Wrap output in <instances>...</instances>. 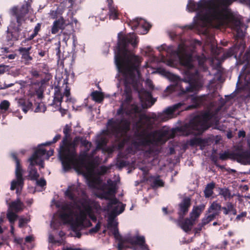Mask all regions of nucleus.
<instances>
[{
  "instance_id": "f257e3e1",
  "label": "nucleus",
  "mask_w": 250,
  "mask_h": 250,
  "mask_svg": "<svg viewBox=\"0 0 250 250\" xmlns=\"http://www.w3.org/2000/svg\"><path fill=\"white\" fill-rule=\"evenodd\" d=\"M138 42V37L134 34L122 37H120L119 34L118 50L115 56L118 72L123 75L126 83L133 86L138 83L136 74L138 76L140 75L139 68L142 58L131 52L128 46L130 44L135 48Z\"/></svg>"
},
{
  "instance_id": "f03ea898",
  "label": "nucleus",
  "mask_w": 250,
  "mask_h": 250,
  "mask_svg": "<svg viewBox=\"0 0 250 250\" xmlns=\"http://www.w3.org/2000/svg\"><path fill=\"white\" fill-rule=\"evenodd\" d=\"M180 62L186 69L185 77L181 81L186 84L185 87L180 86V94L185 95L187 92L197 91L202 87V84L199 81L198 71L192 63V56L190 54L183 53L179 57Z\"/></svg>"
},
{
  "instance_id": "7ed1b4c3",
  "label": "nucleus",
  "mask_w": 250,
  "mask_h": 250,
  "mask_svg": "<svg viewBox=\"0 0 250 250\" xmlns=\"http://www.w3.org/2000/svg\"><path fill=\"white\" fill-rule=\"evenodd\" d=\"M30 7V3L26 2L20 8L14 6L10 9L11 21L7 30L8 40L17 41L22 38L21 25L27 19Z\"/></svg>"
},
{
  "instance_id": "20e7f679",
  "label": "nucleus",
  "mask_w": 250,
  "mask_h": 250,
  "mask_svg": "<svg viewBox=\"0 0 250 250\" xmlns=\"http://www.w3.org/2000/svg\"><path fill=\"white\" fill-rule=\"evenodd\" d=\"M218 111V109H216L214 111L210 110L205 111L194 116L190 120L188 124L181 127L173 128V138L176 130L182 131V134L185 136L196 134L194 131H197L198 134L203 132L208 128V122L217 115Z\"/></svg>"
},
{
  "instance_id": "39448f33",
  "label": "nucleus",
  "mask_w": 250,
  "mask_h": 250,
  "mask_svg": "<svg viewBox=\"0 0 250 250\" xmlns=\"http://www.w3.org/2000/svg\"><path fill=\"white\" fill-rule=\"evenodd\" d=\"M212 22L214 23L216 28L219 29L223 26H230L236 30L238 37L242 38L245 36L241 28L244 23L238 17L231 13H228V7L218 4Z\"/></svg>"
},
{
  "instance_id": "423d86ee",
  "label": "nucleus",
  "mask_w": 250,
  "mask_h": 250,
  "mask_svg": "<svg viewBox=\"0 0 250 250\" xmlns=\"http://www.w3.org/2000/svg\"><path fill=\"white\" fill-rule=\"evenodd\" d=\"M218 5V2L216 0H200L198 2L188 0L187 9L190 12L197 11L196 17L198 20L212 22Z\"/></svg>"
},
{
  "instance_id": "0eeeda50",
  "label": "nucleus",
  "mask_w": 250,
  "mask_h": 250,
  "mask_svg": "<svg viewBox=\"0 0 250 250\" xmlns=\"http://www.w3.org/2000/svg\"><path fill=\"white\" fill-rule=\"evenodd\" d=\"M137 141L136 144L139 146H150L158 145L165 143L168 139L172 137V134H169L167 130H159L148 132L143 130L136 133Z\"/></svg>"
},
{
  "instance_id": "6e6552de",
  "label": "nucleus",
  "mask_w": 250,
  "mask_h": 250,
  "mask_svg": "<svg viewBox=\"0 0 250 250\" xmlns=\"http://www.w3.org/2000/svg\"><path fill=\"white\" fill-rule=\"evenodd\" d=\"M106 126L107 129L106 132L107 134L118 137L120 135H125L129 131L130 123L125 118L121 120L111 118L108 120Z\"/></svg>"
},
{
  "instance_id": "1a4fd4ad",
  "label": "nucleus",
  "mask_w": 250,
  "mask_h": 250,
  "mask_svg": "<svg viewBox=\"0 0 250 250\" xmlns=\"http://www.w3.org/2000/svg\"><path fill=\"white\" fill-rule=\"evenodd\" d=\"M88 157V152L83 151L78 155L77 151L74 156L71 158L67 156L61 160L63 169L66 172L71 169L72 167L76 169L81 168L85 164Z\"/></svg>"
},
{
  "instance_id": "9d476101",
  "label": "nucleus",
  "mask_w": 250,
  "mask_h": 250,
  "mask_svg": "<svg viewBox=\"0 0 250 250\" xmlns=\"http://www.w3.org/2000/svg\"><path fill=\"white\" fill-rule=\"evenodd\" d=\"M79 137H76L73 141L71 138L66 140L65 144H60L59 150V157L62 160L67 156L72 158L76 154L77 142L80 140Z\"/></svg>"
},
{
  "instance_id": "9b49d317",
  "label": "nucleus",
  "mask_w": 250,
  "mask_h": 250,
  "mask_svg": "<svg viewBox=\"0 0 250 250\" xmlns=\"http://www.w3.org/2000/svg\"><path fill=\"white\" fill-rule=\"evenodd\" d=\"M11 157L16 163V179L13 180L11 182L10 187V189L14 190L16 188L17 186H19L21 188L23 187L24 179L23 177V170L20 163V160L18 157L17 153L16 152H12L11 153Z\"/></svg>"
},
{
  "instance_id": "f8f14e48",
  "label": "nucleus",
  "mask_w": 250,
  "mask_h": 250,
  "mask_svg": "<svg viewBox=\"0 0 250 250\" xmlns=\"http://www.w3.org/2000/svg\"><path fill=\"white\" fill-rule=\"evenodd\" d=\"M73 205L75 208L80 210V215L83 220L86 218V213H90L92 209L88 199L82 198L77 202L74 201Z\"/></svg>"
},
{
  "instance_id": "ddd939ff",
  "label": "nucleus",
  "mask_w": 250,
  "mask_h": 250,
  "mask_svg": "<svg viewBox=\"0 0 250 250\" xmlns=\"http://www.w3.org/2000/svg\"><path fill=\"white\" fill-rule=\"evenodd\" d=\"M160 55L161 56V61L167 62V65L172 67V46H167L166 44L157 47Z\"/></svg>"
},
{
  "instance_id": "4468645a",
  "label": "nucleus",
  "mask_w": 250,
  "mask_h": 250,
  "mask_svg": "<svg viewBox=\"0 0 250 250\" xmlns=\"http://www.w3.org/2000/svg\"><path fill=\"white\" fill-rule=\"evenodd\" d=\"M31 44L27 45V47H20L18 51L21 56V59L25 65H29L33 60V57L31 56Z\"/></svg>"
},
{
  "instance_id": "2eb2a0df",
  "label": "nucleus",
  "mask_w": 250,
  "mask_h": 250,
  "mask_svg": "<svg viewBox=\"0 0 250 250\" xmlns=\"http://www.w3.org/2000/svg\"><path fill=\"white\" fill-rule=\"evenodd\" d=\"M72 203L63 205L62 209V211L60 213L59 217L64 224L69 223L73 214L72 208L75 207L71 206Z\"/></svg>"
},
{
  "instance_id": "dca6fc26",
  "label": "nucleus",
  "mask_w": 250,
  "mask_h": 250,
  "mask_svg": "<svg viewBox=\"0 0 250 250\" xmlns=\"http://www.w3.org/2000/svg\"><path fill=\"white\" fill-rule=\"evenodd\" d=\"M125 244L129 243L131 245H137L143 249H147L146 244L145 238L144 236H129L125 237Z\"/></svg>"
},
{
  "instance_id": "f3484780",
  "label": "nucleus",
  "mask_w": 250,
  "mask_h": 250,
  "mask_svg": "<svg viewBox=\"0 0 250 250\" xmlns=\"http://www.w3.org/2000/svg\"><path fill=\"white\" fill-rule=\"evenodd\" d=\"M142 102V107L143 109L150 107L154 104L156 99L153 98L150 92L145 91L140 97Z\"/></svg>"
},
{
  "instance_id": "a211bd4d",
  "label": "nucleus",
  "mask_w": 250,
  "mask_h": 250,
  "mask_svg": "<svg viewBox=\"0 0 250 250\" xmlns=\"http://www.w3.org/2000/svg\"><path fill=\"white\" fill-rule=\"evenodd\" d=\"M142 102V107L143 109L150 107L154 104L156 99L153 98L150 92L145 91L140 97Z\"/></svg>"
},
{
  "instance_id": "6ab92c4d",
  "label": "nucleus",
  "mask_w": 250,
  "mask_h": 250,
  "mask_svg": "<svg viewBox=\"0 0 250 250\" xmlns=\"http://www.w3.org/2000/svg\"><path fill=\"white\" fill-rule=\"evenodd\" d=\"M55 92L54 94V99L51 104L49 105L55 106L56 110L61 111L62 108L61 104L62 102L63 95H62L59 87L56 86L55 87Z\"/></svg>"
},
{
  "instance_id": "aec40b11",
  "label": "nucleus",
  "mask_w": 250,
  "mask_h": 250,
  "mask_svg": "<svg viewBox=\"0 0 250 250\" xmlns=\"http://www.w3.org/2000/svg\"><path fill=\"white\" fill-rule=\"evenodd\" d=\"M130 25L133 30H135L142 27L144 29L143 34H146L151 28V25L148 23H146L142 19L137 18L130 21Z\"/></svg>"
},
{
  "instance_id": "412c9836",
  "label": "nucleus",
  "mask_w": 250,
  "mask_h": 250,
  "mask_svg": "<svg viewBox=\"0 0 250 250\" xmlns=\"http://www.w3.org/2000/svg\"><path fill=\"white\" fill-rule=\"evenodd\" d=\"M235 160L242 164H250V153L246 150L235 152Z\"/></svg>"
},
{
  "instance_id": "4be33fe9",
  "label": "nucleus",
  "mask_w": 250,
  "mask_h": 250,
  "mask_svg": "<svg viewBox=\"0 0 250 250\" xmlns=\"http://www.w3.org/2000/svg\"><path fill=\"white\" fill-rule=\"evenodd\" d=\"M191 105H188L186 107V110H190L198 107L202 104L204 101L206 100V95H202L201 96H197L190 95Z\"/></svg>"
},
{
  "instance_id": "5701e85b",
  "label": "nucleus",
  "mask_w": 250,
  "mask_h": 250,
  "mask_svg": "<svg viewBox=\"0 0 250 250\" xmlns=\"http://www.w3.org/2000/svg\"><path fill=\"white\" fill-rule=\"evenodd\" d=\"M191 204V199L189 197H186L183 198L179 204V213L180 216H184L188 213Z\"/></svg>"
},
{
  "instance_id": "b1692460",
  "label": "nucleus",
  "mask_w": 250,
  "mask_h": 250,
  "mask_svg": "<svg viewBox=\"0 0 250 250\" xmlns=\"http://www.w3.org/2000/svg\"><path fill=\"white\" fill-rule=\"evenodd\" d=\"M171 115H172V106L168 107L163 112L159 113L157 115H155L152 118L157 121L165 122L168 120Z\"/></svg>"
},
{
  "instance_id": "393cba45",
  "label": "nucleus",
  "mask_w": 250,
  "mask_h": 250,
  "mask_svg": "<svg viewBox=\"0 0 250 250\" xmlns=\"http://www.w3.org/2000/svg\"><path fill=\"white\" fill-rule=\"evenodd\" d=\"M111 230H112V233L115 238L118 241V250H123L124 249L127 248V247L125 245V237L123 238L120 235L118 227Z\"/></svg>"
},
{
  "instance_id": "a878e982",
  "label": "nucleus",
  "mask_w": 250,
  "mask_h": 250,
  "mask_svg": "<svg viewBox=\"0 0 250 250\" xmlns=\"http://www.w3.org/2000/svg\"><path fill=\"white\" fill-rule=\"evenodd\" d=\"M67 24V23L65 22L64 19L62 17H61L53 22L51 28V33L53 34L57 33L60 29H64Z\"/></svg>"
},
{
  "instance_id": "bb28decb",
  "label": "nucleus",
  "mask_w": 250,
  "mask_h": 250,
  "mask_svg": "<svg viewBox=\"0 0 250 250\" xmlns=\"http://www.w3.org/2000/svg\"><path fill=\"white\" fill-rule=\"evenodd\" d=\"M125 113L127 116L136 117L138 114L141 113L142 107L135 104H130L128 107L125 108Z\"/></svg>"
},
{
  "instance_id": "cd10ccee",
  "label": "nucleus",
  "mask_w": 250,
  "mask_h": 250,
  "mask_svg": "<svg viewBox=\"0 0 250 250\" xmlns=\"http://www.w3.org/2000/svg\"><path fill=\"white\" fill-rule=\"evenodd\" d=\"M30 162L29 166L28 167V179L34 181L38 179L40 175L38 173L37 168L34 167L35 164L33 161H29Z\"/></svg>"
},
{
  "instance_id": "c85d7f7f",
  "label": "nucleus",
  "mask_w": 250,
  "mask_h": 250,
  "mask_svg": "<svg viewBox=\"0 0 250 250\" xmlns=\"http://www.w3.org/2000/svg\"><path fill=\"white\" fill-rule=\"evenodd\" d=\"M206 206L204 204H201L198 206H194L190 213V217L195 221L198 218L204 210Z\"/></svg>"
},
{
  "instance_id": "c756f323",
  "label": "nucleus",
  "mask_w": 250,
  "mask_h": 250,
  "mask_svg": "<svg viewBox=\"0 0 250 250\" xmlns=\"http://www.w3.org/2000/svg\"><path fill=\"white\" fill-rule=\"evenodd\" d=\"M195 223V221L193 220L190 217L189 218H186L183 220L179 222V224L181 228L186 232H188L191 230L192 226Z\"/></svg>"
},
{
  "instance_id": "7c9ffc66",
  "label": "nucleus",
  "mask_w": 250,
  "mask_h": 250,
  "mask_svg": "<svg viewBox=\"0 0 250 250\" xmlns=\"http://www.w3.org/2000/svg\"><path fill=\"white\" fill-rule=\"evenodd\" d=\"M78 192V188L75 185H72L68 187L64 192V195L72 201H75L76 198L75 193Z\"/></svg>"
},
{
  "instance_id": "2f4dec72",
  "label": "nucleus",
  "mask_w": 250,
  "mask_h": 250,
  "mask_svg": "<svg viewBox=\"0 0 250 250\" xmlns=\"http://www.w3.org/2000/svg\"><path fill=\"white\" fill-rule=\"evenodd\" d=\"M18 104L22 110L26 113L30 109H32L33 106L32 103L28 100L24 99H20L18 101Z\"/></svg>"
},
{
  "instance_id": "473e14b6",
  "label": "nucleus",
  "mask_w": 250,
  "mask_h": 250,
  "mask_svg": "<svg viewBox=\"0 0 250 250\" xmlns=\"http://www.w3.org/2000/svg\"><path fill=\"white\" fill-rule=\"evenodd\" d=\"M109 18L110 20H116L119 19V12L118 8L114 4H112L108 6Z\"/></svg>"
},
{
  "instance_id": "72a5a7b5",
  "label": "nucleus",
  "mask_w": 250,
  "mask_h": 250,
  "mask_svg": "<svg viewBox=\"0 0 250 250\" xmlns=\"http://www.w3.org/2000/svg\"><path fill=\"white\" fill-rule=\"evenodd\" d=\"M106 193V191H103L101 194V198L106 200H109L107 207L108 208H110L113 205H117L119 203V201L116 198H110L109 195L107 194Z\"/></svg>"
},
{
  "instance_id": "f704fd0d",
  "label": "nucleus",
  "mask_w": 250,
  "mask_h": 250,
  "mask_svg": "<svg viewBox=\"0 0 250 250\" xmlns=\"http://www.w3.org/2000/svg\"><path fill=\"white\" fill-rule=\"evenodd\" d=\"M46 153V150L43 147L39 146L32 154L28 161L37 160L41 157L44 156Z\"/></svg>"
},
{
  "instance_id": "c9c22d12",
  "label": "nucleus",
  "mask_w": 250,
  "mask_h": 250,
  "mask_svg": "<svg viewBox=\"0 0 250 250\" xmlns=\"http://www.w3.org/2000/svg\"><path fill=\"white\" fill-rule=\"evenodd\" d=\"M239 49V46L237 45L229 48L228 50L223 54V59H226L232 56H234L235 58H237V52Z\"/></svg>"
},
{
  "instance_id": "e433bc0d",
  "label": "nucleus",
  "mask_w": 250,
  "mask_h": 250,
  "mask_svg": "<svg viewBox=\"0 0 250 250\" xmlns=\"http://www.w3.org/2000/svg\"><path fill=\"white\" fill-rule=\"evenodd\" d=\"M215 186V184L214 182H211L208 184L204 190V196L206 198H209L211 197L213 193V189Z\"/></svg>"
},
{
  "instance_id": "4c0bfd02",
  "label": "nucleus",
  "mask_w": 250,
  "mask_h": 250,
  "mask_svg": "<svg viewBox=\"0 0 250 250\" xmlns=\"http://www.w3.org/2000/svg\"><path fill=\"white\" fill-rule=\"evenodd\" d=\"M221 208L222 207L220 204L217 203L216 202H213L208 208V212L211 213L214 212L220 214Z\"/></svg>"
},
{
  "instance_id": "58836bf2",
  "label": "nucleus",
  "mask_w": 250,
  "mask_h": 250,
  "mask_svg": "<svg viewBox=\"0 0 250 250\" xmlns=\"http://www.w3.org/2000/svg\"><path fill=\"white\" fill-rule=\"evenodd\" d=\"M23 203L20 200H18L16 201L11 202L10 205V207L16 212L22 210Z\"/></svg>"
},
{
  "instance_id": "ea45409f",
  "label": "nucleus",
  "mask_w": 250,
  "mask_h": 250,
  "mask_svg": "<svg viewBox=\"0 0 250 250\" xmlns=\"http://www.w3.org/2000/svg\"><path fill=\"white\" fill-rule=\"evenodd\" d=\"M91 96L93 101L98 103H101L104 99L103 93L97 90L92 92Z\"/></svg>"
},
{
  "instance_id": "a19ab883",
  "label": "nucleus",
  "mask_w": 250,
  "mask_h": 250,
  "mask_svg": "<svg viewBox=\"0 0 250 250\" xmlns=\"http://www.w3.org/2000/svg\"><path fill=\"white\" fill-rule=\"evenodd\" d=\"M71 127L68 126L67 125H65L63 129L64 136L60 144H65L66 142V140L69 139L71 138Z\"/></svg>"
},
{
  "instance_id": "79ce46f5",
  "label": "nucleus",
  "mask_w": 250,
  "mask_h": 250,
  "mask_svg": "<svg viewBox=\"0 0 250 250\" xmlns=\"http://www.w3.org/2000/svg\"><path fill=\"white\" fill-rule=\"evenodd\" d=\"M239 63L240 64L246 63L248 66L250 67V50L246 51L242 59H239Z\"/></svg>"
},
{
  "instance_id": "37998d69",
  "label": "nucleus",
  "mask_w": 250,
  "mask_h": 250,
  "mask_svg": "<svg viewBox=\"0 0 250 250\" xmlns=\"http://www.w3.org/2000/svg\"><path fill=\"white\" fill-rule=\"evenodd\" d=\"M219 159L222 161H225L229 159L235 160V153H230L228 151H225L224 153H219Z\"/></svg>"
},
{
  "instance_id": "c03bdc74",
  "label": "nucleus",
  "mask_w": 250,
  "mask_h": 250,
  "mask_svg": "<svg viewBox=\"0 0 250 250\" xmlns=\"http://www.w3.org/2000/svg\"><path fill=\"white\" fill-rule=\"evenodd\" d=\"M219 193L220 195L223 196L225 200L227 198H230L232 197L230 190L229 188H220Z\"/></svg>"
},
{
  "instance_id": "a18cd8bd",
  "label": "nucleus",
  "mask_w": 250,
  "mask_h": 250,
  "mask_svg": "<svg viewBox=\"0 0 250 250\" xmlns=\"http://www.w3.org/2000/svg\"><path fill=\"white\" fill-rule=\"evenodd\" d=\"M164 185V183L163 181L160 179L159 176H158L156 178L154 179L151 186L153 188H155L158 187H163Z\"/></svg>"
},
{
  "instance_id": "49530a36",
  "label": "nucleus",
  "mask_w": 250,
  "mask_h": 250,
  "mask_svg": "<svg viewBox=\"0 0 250 250\" xmlns=\"http://www.w3.org/2000/svg\"><path fill=\"white\" fill-rule=\"evenodd\" d=\"M120 206H117L113 209L112 213L117 215L120 214L124 212L125 209V205L120 203Z\"/></svg>"
},
{
  "instance_id": "de8ad7c7",
  "label": "nucleus",
  "mask_w": 250,
  "mask_h": 250,
  "mask_svg": "<svg viewBox=\"0 0 250 250\" xmlns=\"http://www.w3.org/2000/svg\"><path fill=\"white\" fill-rule=\"evenodd\" d=\"M35 105H36V108L34 110L35 112H44L46 110V107L43 103H36Z\"/></svg>"
},
{
  "instance_id": "09e8293b",
  "label": "nucleus",
  "mask_w": 250,
  "mask_h": 250,
  "mask_svg": "<svg viewBox=\"0 0 250 250\" xmlns=\"http://www.w3.org/2000/svg\"><path fill=\"white\" fill-rule=\"evenodd\" d=\"M118 227V222L114 221V217L110 216L107 225V228L109 229H113Z\"/></svg>"
},
{
  "instance_id": "8fccbe9b",
  "label": "nucleus",
  "mask_w": 250,
  "mask_h": 250,
  "mask_svg": "<svg viewBox=\"0 0 250 250\" xmlns=\"http://www.w3.org/2000/svg\"><path fill=\"white\" fill-rule=\"evenodd\" d=\"M82 146L84 147L85 149L83 151L88 152L91 147L92 144L86 139H83L82 138L80 139Z\"/></svg>"
},
{
  "instance_id": "3c124183",
  "label": "nucleus",
  "mask_w": 250,
  "mask_h": 250,
  "mask_svg": "<svg viewBox=\"0 0 250 250\" xmlns=\"http://www.w3.org/2000/svg\"><path fill=\"white\" fill-rule=\"evenodd\" d=\"M125 96L124 103L127 104H130L132 99L131 90L125 89Z\"/></svg>"
},
{
  "instance_id": "603ef678",
  "label": "nucleus",
  "mask_w": 250,
  "mask_h": 250,
  "mask_svg": "<svg viewBox=\"0 0 250 250\" xmlns=\"http://www.w3.org/2000/svg\"><path fill=\"white\" fill-rule=\"evenodd\" d=\"M10 106V103L7 100H3L0 104V109L3 111H6Z\"/></svg>"
},
{
  "instance_id": "864d4df0",
  "label": "nucleus",
  "mask_w": 250,
  "mask_h": 250,
  "mask_svg": "<svg viewBox=\"0 0 250 250\" xmlns=\"http://www.w3.org/2000/svg\"><path fill=\"white\" fill-rule=\"evenodd\" d=\"M107 141L105 138H101L97 143V148L102 149L106 146Z\"/></svg>"
},
{
  "instance_id": "5fc2aeb1",
  "label": "nucleus",
  "mask_w": 250,
  "mask_h": 250,
  "mask_svg": "<svg viewBox=\"0 0 250 250\" xmlns=\"http://www.w3.org/2000/svg\"><path fill=\"white\" fill-rule=\"evenodd\" d=\"M7 217L11 224L14 223L18 217V215L13 212H8L7 214Z\"/></svg>"
},
{
  "instance_id": "6e6d98bb",
  "label": "nucleus",
  "mask_w": 250,
  "mask_h": 250,
  "mask_svg": "<svg viewBox=\"0 0 250 250\" xmlns=\"http://www.w3.org/2000/svg\"><path fill=\"white\" fill-rule=\"evenodd\" d=\"M62 136L61 134H57L53 139L52 141L46 142L45 144H42V146H50L53 144L56 143L57 141L61 139Z\"/></svg>"
},
{
  "instance_id": "4d7b16f0",
  "label": "nucleus",
  "mask_w": 250,
  "mask_h": 250,
  "mask_svg": "<svg viewBox=\"0 0 250 250\" xmlns=\"http://www.w3.org/2000/svg\"><path fill=\"white\" fill-rule=\"evenodd\" d=\"M129 163L124 160H118L117 162V166L118 167L122 168L128 166Z\"/></svg>"
},
{
  "instance_id": "13d9d810",
  "label": "nucleus",
  "mask_w": 250,
  "mask_h": 250,
  "mask_svg": "<svg viewBox=\"0 0 250 250\" xmlns=\"http://www.w3.org/2000/svg\"><path fill=\"white\" fill-rule=\"evenodd\" d=\"M101 228V223L98 222L96 226L89 230V233L90 234L97 233Z\"/></svg>"
},
{
  "instance_id": "bf43d9fd",
  "label": "nucleus",
  "mask_w": 250,
  "mask_h": 250,
  "mask_svg": "<svg viewBox=\"0 0 250 250\" xmlns=\"http://www.w3.org/2000/svg\"><path fill=\"white\" fill-rule=\"evenodd\" d=\"M198 142V146H199L202 150L205 148V147L207 145L208 143V141L207 140L200 138H199V141Z\"/></svg>"
},
{
  "instance_id": "052dcab7",
  "label": "nucleus",
  "mask_w": 250,
  "mask_h": 250,
  "mask_svg": "<svg viewBox=\"0 0 250 250\" xmlns=\"http://www.w3.org/2000/svg\"><path fill=\"white\" fill-rule=\"evenodd\" d=\"M228 210L229 211H235V213H233V214H236V210L234 208L233 204L231 202H227L226 204V207Z\"/></svg>"
},
{
  "instance_id": "680f3d73",
  "label": "nucleus",
  "mask_w": 250,
  "mask_h": 250,
  "mask_svg": "<svg viewBox=\"0 0 250 250\" xmlns=\"http://www.w3.org/2000/svg\"><path fill=\"white\" fill-rule=\"evenodd\" d=\"M172 93V84H170L165 90L163 94V96L167 97L169 94Z\"/></svg>"
},
{
  "instance_id": "e2e57ef3",
  "label": "nucleus",
  "mask_w": 250,
  "mask_h": 250,
  "mask_svg": "<svg viewBox=\"0 0 250 250\" xmlns=\"http://www.w3.org/2000/svg\"><path fill=\"white\" fill-rule=\"evenodd\" d=\"M211 161L213 162L214 164L217 167L220 168L221 169H223L224 168V166H221L218 164V158L216 156H211Z\"/></svg>"
},
{
  "instance_id": "0e129e2a",
  "label": "nucleus",
  "mask_w": 250,
  "mask_h": 250,
  "mask_svg": "<svg viewBox=\"0 0 250 250\" xmlns=\"http://www.w3.org/2000/svg\"><path fill=\"white\" fill-rule=\"evenodd\" d=\"M197 59L198 60V64L200 66H203L206 61V59L205 56H198L197 57Z\"/></svg>"
},
{
  "instance_id": "69168bd1",
  "label": "nucleus",
  "mask_w": 250,
  "mask_h": 250,
  "mask_svg": "<svg viewBox=\"0 0 250 250\" xmlns=\"http://www.w3.org/2000/svg\"><path fill=\"white\" fill-rule=\"evenodd\" d=\"M103 150L104 152H107L108 154H112L114 150V147L111 146H105L103 148Z\"/></svg>"
},
{
  "instance_id": "338daca9",
  "label": "nucleus",
  "mask_w": 250,
  "mask_h": 250,
  "mask_svg": "<svg viewBox=\"0 0 250 250\" xmlns=\"http://www.w3.org/2000/svg\"><path fill=\"white\" fill-rule=\"evenodd\" d=\"M37 185L41 187H43L46 185V182L44 178H41L40 180L37 179Z\"/></svg>"
},
{
  "instance_id": "774afa93",
  "label": "nucleus",
  "mask_w": 250,
  "mask_h": 250,
  "mask_svg": "<svg viewBox=\"0 0 250 250\" xmlns=\"http://www.w3.org/2000/svg\"><path fill=\"white\" fill-rule=\"evenodd\" d=\"M228 245V241L227 240H224L221 244L217 245V248L220 249H226V246Z\"/></svg>"
}]
</instances>
